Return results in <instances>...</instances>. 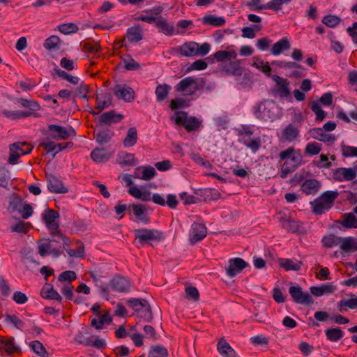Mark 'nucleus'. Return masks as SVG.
<instances>
[{
    "label": "nucleus",
    "instance_id": "obj_1",
    "mask_svg": "<svg viewBox=\"0 0 357 357\" xmlns=\"http://www.w3.org/2000/svg\"><path fill=\"white\" fill-rule=\"evenodd\" d=\"M282 161L284 162L280 170V177L284 178L301 165L303 155L301 150H296L293 146H290L281 151L279 155V162Z\"/></svg>",
    "mask_w": 357,
    "mask_h": 357
},
{
    "label": "nucleus",
    "instance_id": "obj_2",
    "mask_svg": "<svg viewBox=\"0 0 357 357\" xmlns=\"http://www.w3.org/2000/svg\"><path fill=\"white\" fill-rule=\"evenodd\" d=\"M17 102L24 108L27 109V111H13L8 109H3L2 114L7 118L12 120H17L25 119L29 116L39 117L40 115L37 113L40 109V104L34 100H28L25 98H20Z\"/></svg>",
    "mask_w": 357,
    "mask_h": 357
},
{
    "label": "nucleus",
    "instance_id": "obj_3",
    "mask_svg": "<svg viewBox=\"0 0 357 357\" xmlns=\"http://www.w3.org/2000/svg\"><path fill=\"white\" fill-rule=\"evenodd\" d=\"M337 196L338 193L337 192H324L319 198L310 202L313 213L317 215H320L325 211L330 209Z\"/></svg>",
    "mask_w": 357,
    "mask_h": 357
},
{
    "label": "nucleus",
    "instance_id": "obj_4",
    "mask_svg": "<svg viewBox=\"0 0 357 357\" xmlns=\"http://www.w3.org/2000/svg\"><path fill=\"white\" fill-rule=\"evenodd\" d=\"M42 218L46 227L50 231L51 236H57L59 238L64 234L59 228V213L57 211L47 208L42 214Z\"/></svg>",
    "mask_w": 357,
    "mask_h": 357
},
{
    "label": "nucleus",
    "instance_id": "obj_5",
    "mask_svg": "<svg viewBox=\"0 0 357 357\" xmlns=\"http://www.w3.org/2000/svg\"><path fill=\"white\" fill-rule=\"evenodd\" d=\"M33 148L27 142H17L10 144L8 162L13 165H16L20 156L30 153Z\"/></svg>",
    "mask_w": 357,
    "mask_h": 357
},
{
    "label": "nucleus",
    "instance_id": "obj_6",
    "mask_svg": "<svg viewBox=\"0 0 357 357\" xmlns=\"http://www.w3.org/2000/svg\"><path fill=\"white\" fill-rule=\"evenodd\" d=\"M174 122L178 126H183L188 132L198 130L202 123V121L195 116H188V113L184 111L177 112Z\"/></svg>",
    "mask_w": 357,
    "mask_h": 357
},
{
    "label": "nucleus",
    "instance_id": "obj_7",
    "mask_svg": "<svg viewBox=\"0 0 357 357\" xmlns=\"http://www.w3.org/2000/svg\"><path fill=\"white\" fill-rule=\"evenodd\" d=\"M138 20L145 22L149 24L154 23L155 26L158 31L166 36H172L175 33V28L173 24H169L162 17H138Z\"/></svg>",
    "mask_w": 357,
    "mask_h": 357
},
{
    "label": "nucleus",
    "instance_id": "obj_8",
    "mask_svg": "<svg viewBox=\"0 0 357 357\" xmlns=\"http://www.w3.org/2000/svg\"><path fill=\"white\" fill-rule=\"evenodd\" d=\"M135 240L142 245L151 244L153 241H160L163 238L162 233L157 229H139L135 231Z\"/></svg>",
    "mask_w": 357,
    "mask_h": 357
},
{
    "label": "nucleus",
    "instance_id": "obj_9",
    "mask_svg": "<svg viewBox=\"0 0 357 357\" xmlns=\"http://www.w3.org/2000/svg\"><path fill=\"white\" fill-rule=\"evenodd\" d=\"M274 105L267 101L260 102L254 107L253 113L256 118L263 121H273L275 117V113L273 111Z\"/></svg>",
    "mask_w": 357,
    "mask_h": 357
},
{
    "label": "nucleus",
    "instance_id": "obj_10",
    "mask_svg": "<svg viewBox=\"0 0 357 357\" xmlns=\"http://www.w3.org/2000/svg\"><path fill=\"white\" fill-rule=\"evenodd\" d=\"M176 91L185 93L186 95H192L199 89L197 79L193 77H187L181 79L175 86Z\"/></svg>",
    "mask_w": 357,
    "mask_h": 357
},
{
    "label": "nucleus",
    "instance_id": "obj_11",
    "mask_svg": "<svg viewBox=\"0 0 357 357\" xmlns=\"http://www.w3.org/2000/svg\"><path fill=\"white\" fill-rule=\"evenodd\" d=\"M289 292L293 299V301L302 304L310 305L314 301L308 292H303L300 287L291 286L289 289Z\"/></svg>",
    "mask_w": 357,
    "mask_h": 357
},
{
    "label": "nucleus",
    "instance_id": "obj_12",
    "mask_svg": "<svg viewBox=\"0 0 357 357\" xmlns=\"http://www.w3.org/2000/svg\"><path fill=\"white\" fill-rule=\"evenodd\" d=\"M132 285V283L129 278L119 275L114 276L109 283V286L113 291L119 293L130 291Z\"/></svg>",
    "mask_w": 357,
    "mask_h": 357
},
{
    "label": "nucleus",
    "instance_id": "obj_13",
    "mask_svg": "<svg viewBox=\"0 0 357 357\" xmlns=\"http://www.w3.org/2000/svg\"><path fill=\"white\" fill-rule=\"evenodd\" d=\"M38 253L41 257L52 255L54 257H59L63 252L56 248H52L50 238L40 239L37 241Z\"/></svg>",
    "mask_w": 357,
    "mask_h": 357
},
{
    "label": "nucleus",
    "instance_id": "obj_14",
    "mask_svg": "<svg viewBox=\"0 0 357 357\" xmlns=\"http://www.w3.org/2000/svg\"><path fill=\"white\" fill-rule=\"evenodd\" d=\"M299 127L294 123H289L281 131L279 139L281 142L291 143L299 136Z\"/></svg>",
    "mask_w": 357,
    "mask_h": 357
},
{
    "label": "nucleus",
    "instance_id": "obj_15",
    "mask_svg": "<svg viewBox=\"0 0 357 357\" xmlns=\"http://www.w3.org/2000/svg\"><path fill=\"white\" fill-rule=\"evenodd\" d=\"M272 79L275 82V93L280 98L289 97L291 94L289 81L276 75H273Z\"/></svg>",
    "mask_w": 357,
    "mask_h": 357
},
{
    "label": "nucleus",
    "instance_id": "obj_16",
    "mask_svg": "<svg viewBox=\"0 0 357 357\" xmlns=\"http://www.w3.org/2000/svg\"><path fill=\"white\" fill-rule=\"evenodd\" d=\"M248 266V264L243 259L239 257L233 258L229 260L225 271L229 277L233 278L240 273Z\"/></svg>",
    "mask_w": 357,
    "mask_h": 357
},
{
    "label": "nucleus",
    "instance_id": "obj_17",
    "mask_svg": "<svg viewBox=\"0 0 357 357\" xmlns=\"http://www.w3.org/2000/svg\"><path fill=\"white\" fill-rule=\"evenodd\" d=\"M207 234V229L204 224L194 222L191 227L190 241L192 244L204 239Z\"/></svg>",
    "mask_w": 357,
    "mask_h": 357
},
{
    "label": "nucleus",
    "instance_id": "obj_18",
    "mask_svg": "<svg viewBox=\"0 0 357 357\" xmlns=\"http://www.w3.org/2000/svg\"><path fill=\"white\" fill-rule=\"evenodd\" d=\"M49 131L51 136L54 139H67L71 132L73 135H75V131L70 127L69 130L64 127L51 124L48 126Z\"/></svg>",
    "mask_w": 357,
    "mask_h": 357
},
{
    "label": "nucleus",
    "instance_id": "obj_19",
    "mask_svg": "<svg viewBox=\"0 0 357 357\" xmlns=\"http://www.w3.org/2000/svg\"><path fill=\"white\" fill-rule=\"evenodd\" d=\"M114 93L119 99L126 102H132L135 99V91L125 84H116L114 88Z\"/></svg>",
    "mask_w": 357,
    "mask_h": 357
},
{
    "label": "nucleus",
    "instance_id": "obj_20",
    "mask_svg": "<svg viewBox=\"0 0 357 357\" xmlns=\"http://www.w3.org/2000/svg\"><path fill=\"white\" fill-rule=\"evenodd\" d=\"M59 238L62 240L63 242V248L68 252V255L70 257H81L83 258L84 257V245L82 243H78V245L76 249H70L69 245L70 244V239L63 234L62 236Z\"/></svg>",
    "mask_w": 357,
    "mask_h": 357
},
{
    "label": "nucleus",
    "instance_id": "obj_21",
    "mask_svg": "<svg viewBox=\"0 0 357 357\" xmlns=\"http://www.w3.org/2000/svg\"><path fill=\"white\" fill-rule=\"evenodd\" d=\"M333 176L337 181H351L356 177V173L352 168L340 167L334 170Z\"/></svg>",
    "mask_w": 357,
    "mask_h": 357
},
{
    "label": "nucleus",
    "instance_id": "obj_22",
    "mask_svg": "<svg viewBox=\"0 0 357 357\" xmlns=\"http://www.w3.org/2000/svg\"><path fill=\"white\" fill-rule=\"evenodd\" d=\"M311 136L321 142L333 144L336 140V137L333 135L327 134L321 128H315L310 131Z\"/></svg>",
    "mask_w": 357,
    "mask_h": 357
},
{
    "label": "nucleus",
    "instance_id": "obj_23",
    "mask_svg": "<svg viewBox=\"0 0 357 357\" xmlns=\"http://www.w3.org/2000/svg\"><path fill=\"white\" fill-rule=\"evenodd\" d=\"M321 188V183L316 179H307L301 185V190L307 195H315Z\"/></svg>",
    "mask_w": 357,
    "mask_h": 357
},
{
    "label": "nucleus",
    "instance_id": "obj_24",
    "mask_svg": "<svg viewBox=\"0 0 357 357\" xmlns=\"http://www.w3.org/2000/svg\"><path fill=\"white\" fill-rule=\"evenodd\" d=\"M22 197L16 194L13 193L9 198L8 205L7 210L10 213H22Z\"/></svg>",
    "mask_w": 357,
    "mask_h": 357
},
{
    "label": "nucleus",
    "instance_id": "obj_25",
    "mask_svg": "<svg viewBox=\"0 0 357 357\" xmlns=\"http://www.w3.org/2000/svg\"><path fill=\"white\" fill-rule=\"evenodd\" d=\"M48 189L54 193H66L68 189L64 186L63 182L54 176L48 178Z\"/></svg>",
    "mask_w": 357,
    "mask_h": 357
},
{
    "label": "nucleus",
    "instance_id": "obj_26",
    "mask_svg": "<svg viewBox=\"0 0 357 357\" xmlns=\"http://www.w3.org/2000/svg\"><path fill=\"white\" fill-rule=\"evenodd\" d=\"M123 115L117 114L114 110H111L101 114L100 121L107 125L117 123L123 119Z\"/></svg>",
    "mask_w": 357,
    "mask_h": 357
},
{
    "label": "nucleus",
    "instance_id": "obj_27",
    "mask_svg": "<svg viewBox=\"0 0 357 357\" xmlns=\"http://www.w3.org/2000/svg\"><path fill=\"white\" fill-rule=\"evenodd\" d=\"M40 295L43 298L49 300L57 301L59 303L62 302V298L59 294L50 284H45L41 289Z\"/></svg>",
    "mask_w": 357,
    "mask_h": 357
},
{
    "label": "nucleus",
    "instance_id": "obj_28",
    "mask_svg": "<svg viewBox=\"0 0 357 357\" xmlns=\"http://www.w3.org/2000/svg\"><path fill=\"white\" fill-rule=\"evenodd\" d=\"M217 349L219 353L224 357H237L234 349L231 348L224 338H221L219 340L217 344Z\"/></svg>",
    "mask_w": 357,
    "mask_h": 357
},
{
    "label": "nucleus",
    "instance_id": "obj_29",
    "mask_svg": "<svg viewBox=\"0 0 357 357\" xmlns=\"http://www.w3.org/2000/svg\"><path fill=\"white\" fill-rule=\"evenodd\" d=\"M197 46H198V43L196 42H186L179 47L178 51L181 55L184 56H195L197 53Z\"/></svg>",
    "mask_w": 357,
    "mask_h": 357
},
{
    "label": "nucleus",
    "instance_id": "obj_30",
    "mask_svg": "<svg viewBox=\"0 0 357 357\" xmlns=\"http://www.w3.org/2000/svg\"><path fill=\"white\" fill-rule=\"evenodd\" d=\"M126 36L131 43H137L143 38L142 28L140 25H135L128 29Z\"/></svg>",
    "mask_w": 357,
    "mask_h": 357
},
{
    "label": "nucleus",
    "instance_id": "obj_31",
    "mask_svg": "<svg viewBox=\"0 0 357 357\" xmlns=\"http://www.w3.org/2000/svg\"><path fill=\"white\" fill-rule=\"evenodd\" d=\"M291 48V43L286 37H283L277 43L273 44L271 49V53L273 55H279L283 51L289 50Z\"/></svg>",
    "mask_w": 357,
    "mask_h": 357
},
{
    "label": "nucleus",
    "instance_id": "obj_32",
    "mask_svg": "<svg viewBox=\"0 0 357 357\" xmlns=\"http://www.w3.org/2000/svg\"><path fill=\"white\" fill-rule=\"evenodd\" d=\"M340 247L345 252H356L357 251V238L351 236L342 238Z\"/></svg>",
    "mask_w": 357,
    "mask_h": 357
},
{
    "label": "nucleus",
    "instance_id": "obj_33",
    "mask_svg": "<svg viewBox=\"0 0 357 357\" xmlns=\"http://www.w3.org/2000/svg\"><path fill=\"white\" fill-rule=\"evenodd\" d=\"M138 140V133L137 128L131 127L128 128L126 135L123 140V144L125 147H132L135 146Z\"/></svg>",
    "mask_w": 357,
    "mask_h": 357
},
{
    "label": "nucleus",
    "instance_id": "obj_34",
    "mask_svg": "<svg viewBox=\"0 0 357 357\" xmlns=\"http://www.w3.org/2000/svg\"><path fill=\"white\" fill-rule=\"evenodd\" d=\"M223 70L228 74L237 76L241 75L243 72L239 60L231 61L228 63H225Z\"/></svg>",
    "mask_w": 357,
    "mask_h": 357
},
{
    "label": "nucleus",
    "instance_id": "obj_35",
    "mask_svg": "<svg viewBox=\"0 0 357 357\" xmlns=\"http://www.w3.org/2000/svg\"><path fill=\"white\" fill-rule=\"evenodd\" d=\"M336 288L331 284H324L320 287H310V292L315 296H321L324 294H332Z\"/></svg>",
    "mask_w": 357,
    "mask_h": 357
},
{
    "label": "nucleus",
    "instance_id": "obj_36",
    "mask_svg": "<svg viewBox=\"0 0 357 357\" xmlns=\"http://www.w3.org/2000/svg\"><path fill=\"white\" fill-rule=\"evenodd\" d=\"M112 98L109 93H103L96 96V105L95 109L102 111L112 105Z\"/></svg>",
    "mask_w": 357,
    "mask_h": 357
},
{
    "label": "nucleus",
    "instance_id": "obj_37",
    "mask_svg": "<svg viewBox=\"0 0 357 357\" xmlns=\"http://www.w3.org/2000/svg\"><path fill=\"white\" fill-rule=\"evenodd\" d=\"M0 342H1V344L3 345L5 351L8 354H17V353L21 352L20 348L18 346L15 344L13 337H1Z\"/></svg>",
    "mask_w": 357,
    "mask_h": 357
},
{
    "label": "nucleus",
    "instance_id": "obj_38",
    "mask_svg": "<svg viewBox=\"0 0 357 357\" xmlns=\"http://www.w3.org/2000/svg\"><path fill=\"white\" fill-rule=\"evenodd\" d=\"M91 158L96 162H103L108 160L111 155L104 148H96L91 153Z\"/></svg>",
    "mask_w": 357,
    "mask_h": 357
},
{
    "label": "nucleus",
    "instance_id": "obj_39",
    "mask_svg": "<svg viewBox=\"0 0 357 357\" xmlns=\"http://www.w3.org/2000/svg\"><path fill=\"white\" fill-rule=\"evenodd\" d=\"M129 208H132L133 214L138 218V220L144 223H148L149 222V218L146 213V208L142 204H133L129 206Z\"/></svg>",
    "mask_w": 357,
    "mask_h": 357
},
{
    "label": "nucleus",
    "instance_id": "obj_40",
    "mask_svg": "<svg viewBox=\"0 0 357 357\" xmlns=\"http://www.w3.org/2000/svg\"><path fill=\"white\" fill-rule=\"evenodd\" d=\"M241 142L254 153H256L261 146V139L259 137H252V135L243 137Z\"/></svg>",
    "mask_w": 357,
    "mask_h": 357
},
{
    "label": "nucleus",
    "instance_id": "obj_41",
    "mask_svg": "<svg viewBox=\"0 0 357 357\" xmlns=\"http://www.w3.org/2000/svg\"><path fill=\"white\" fill-rule=\"evenodd\" d=\"M98 319L94 318L91 321V326L94 327L96 330L102 329L105 324H109L112 321V317L108 313L98 315Z\"/></svg>",
    "mask_w": 357,
    "mask_h": 357
},
{
    "label": "nucleus",
    "instance_id": "obj_42",
    "mask_svg": "<svg viewBox=\"0 0 357 357\" xmlns=\"http://www.w3.org/2000/svg\"><path fill=\"white\" fill-rule=\"evenodd\" d=\"M128 305L135 312H140L145 307H149V303L146 299L131 298L128 302Z\"/></svg>",
    "mask_w": 357,
    "mask_h": 357
},
{
    "label": "nucleus",
    "instance_id": "obj_43",
    "mask_svg": "<svg viewBox=\"0 0 357 357\" xmlns=\"http://www.w3.org/2000/svg\"><path fill=\"white\" fill-rule=\"evenodd\" d=\"M341 225L344 228L357 229V218L352 213H346L342 215Z\"/></svg>",
    "mask_w": 357,
    "mask_h": 357
},
{
    "label": "nucleus",
    "instance_id": "obj_44",
    "mask_svg": "<svg viewBox=\"0 0 357 357\" xmlns=\"http://www.w3.org/2000/svg\"><path fill=\"white\" fill-rule=\"evenodd\" d=\"M280 266L286 271H299L301 268L302 262H294L290 259H280L279 260Z\"/></svg>",
    "mask_w": 357,
    "mask_h": 357
},
{
    "label": "nucleus",
    "instance_id": "obj_45",
    "mask_svg": "<svg viewBox=\"0 0 357 357\" xmlns=\"http://www.w3.org/2000/svg\"><path fill=\"white\" fill-rule=\"evenodd\" d=\"M342 238L335 234H329L323 237L321 243L325 248H331L340 245Z\"/></svg>",
    "mask_w": 357,
    "mask_h": 357
},
{
    "label": "nucleus",
    "instance_id": "obj_46",
    "mask_svg": "<svg viewBox=\"0 0 357 357\" xmlns=\"http://www.w3.org/2000/svg\"><path fill=\"white\" fill-rule=\"evenodd\" d=\"M204 24L211 25L213 26H222L225 23V20L222 17H215L214 15H206L202 18Z\"/></svg>",
    "mask_w": 357,
    "mask_h": 357
},
{
    "label": "nucleus",
    "instance_id": "obj_47",
    "mask_svg": "<svg viewBox=\"0 0 357 357\" xmlns=\"http://www.w3.org/2000/svg\"><path fill=\"white\" fill-rule=\"evenodd\" d=\"M328 340L331 342H337L342 338L344 332L339 328H328L325 331Z\"/></svg>",
    "mask_w": 357,
    "mask_h": 357
},
{
    "label": "nucleus",
    "instance_id": "obj_48",
    "mask_svg": "<svg viewBox=\"0 0 357 357\" xmlns=\"http://www.w3.org/2000/svg\"><path fill=\"white\" fill-rule=\"evenodd\" d=\"M117 162L124 166H134L135 165V155L126 152L121 153L117 158Z\"/></svg>",
    "mask_w": 357,
    "mask_h": 357
},
{
    "label": "nucleus",
    "instance_id": "obj_49",
    "mask_svg": "<svg viewBox=\"0 0 357 357\" xmlns=\"http://www.w3.org/2000/svg\"><path fill=\"white\" fill-rule=\"evenodd\" d=\"M237 54L235 50L231 51H225V50H219L216 52L215 54L211 55L215 58L218 61H223L224 60L228 59H236Z\"/></svg>",
    "mask_w": 357,
    "mask_h": 357
},
{
    "label": "nucleus",
    "instance_id": "obj_50",
    "mask_svg": "<svg viewBox=\"0 0 357 357\" xmlns=\"http://www.w3.org/2000/svg\"><path fill=\"white\" fill-rule=\"evenodd\" d=\"M31 350L40 357H48L49 354L43 344L38 340L31 341L29 343Z\"/></svg>",
    "mask_w": 357,
    "mask_h": 357
},
{
    "label": "nucleus",
    "instance_id": "obj_51",
    "mask_svg": "<svg viewBox=\"0 0 357 357\" xmlns=\"http://www.w3.org/2000/svg\"><path fill=\"white\" fill-rule=\"evenodd\" d=\"M171 87L166 84H159L155 89V95L157 100L159 102L163 101L169 93Z\"/></svg>",
    "mask_w": 357,
    "mask_h": 357
},
{
    "label": "nucleus",
    "instance_id": "obj_52",
    "mask_svg": "<svg viewBox=\"0 0 357 357\" xmlns=\"http://www.w3.org/2000/svg\"><path fill=\"white\" fill-rule=\"evenodd\" d=\"M149 357H168V351L162 345H155L150 349Z\"/></svg>",
    "mask_w": 357,
    "mask_h": 357
},
{
    "label": "nucleus",
    "instance_id": "obj_53",
    "mask_svg": "<svg viewBox=\"0 0 357 357\" xmlns=\"http://www.w3.org/2000/svg\"><path fill=\"white\" fill-rule=\"evenodd\" d=\"M337 306L340 312L346 311L347 308L351 309L357 308V297L349 299H342L338 302Z\"/></svg>",
    "mask_w": 357,
    "mask_h": 357
},
{
    "label": "nucleus",
    "instance_id": "obj_54",
    "mask_svg": "<svg viewBox=\"0 0 357 357\" xmlns=\"http://www.w3.org/2000/svg\"><path fill=\"white\" fill-rule=\"evenodd\" d=\"M94 137L98 144H102L108 142L110 140L112 135L107 130H95Z\"/></svg>",
    "mask_w": 357,
    "mask_h": 357
},
{
    "label": "nucleus",
    "instance_id": "obj_55",
    "mask_svg": "<svg viewBox=\"0 0 357 357\" xmlns=\"http://www.w3.org/2000/svg\"><path fill=\"white\" fill-rule=\"evenodd\" d=\"M31 225L30 222H25L22 220H20L15 225L12 227L11 231L13 232L26 234L29 229L31 228Z\"/></svg>",
    "mask_w": 357,
    "mask_h": 357
},
{
    "label": "nucleus",
    "instance_id": "obj_56",
    "mask_svg": "<svg viewBox=\"0 0 357 357\" xmlns=\"http://www.w3.org/2000/svg\"><path fill=\"white\" fill-rule=\"evenodd\" d=\"M291 0H271L266 4V9L278 11L283 4H288Z\"/></svg>",
    "mask_w": 357,
    "mask_h": 357
},
{
    "label": "nucleus",
    "instance_id": "obj_57",
    "mask_svg": "<svg viewBox=\"0 0 357 357\" xmlns=\"http://www.w3.org/2000/svg\"><path fill=\"white\" fill-rule=\"evenodd\" d=\"M74 287L70 283L65 284L61 289L62 294L69 301H74L75 303H79V302L74 299L73 294Z\"/></svg>",
    "mask_w": 357,
    "mask_h": 357
},
{
    "label": "nucleus",
    "instance_id": "obj_58",
    "mask_svg": "<svg viewBox=\"0 0 357 357\" xmlns=\"http://www.w3.org/2000/svg\"><path fill=\"white\" fill-rule=\"evenodd\" d=\"M252 66L263 72L266 75L271 76V68L268 62L260 60L257 62H254Z\"/></svg>",
    "mask_w": 357,
    "mask_h": 357
},
{
    "label": "nucleus",
    "instance_id": "obj_59",
    "mask_svg": "<svg viewBox=\"0 0 357 357\" xmlns=\"http://www.w3.org/2000/svg\"><path fill=\"white\" fill-rule=\"evenodd\" d=\"M322 22L328 27H335L340 22V18L335 15H328L324 17Z\"/></svg>",
    "mask_w": 357,
    "mask_h": 357
},
{
    "label": "nucleus",
    "instance_id": "obj_60",
    "mask_svg": "<svg viewBox=\"0 0 357 357\" xmlns=\"http://www.w3.org/2000/svg\"><path fill=\"white\" fill-rule=\"evenodd\" d=\"M311 109L316 114V119L318 121H321L326 117V112L321 109L319 103L314 102L311 104Z\"/></svg>",
    "mask_w": 357,
    "mask_h": 357
},
{
    "label": "nucleus",
    "instance_id": "obj_61",
    "mask_svg": "<svg viewBox=\"0 0 357 357\" xmlns=\"http://www.w3.org/2000/svg\"><path fill=\"white\" fill-rule=\"evenodd\" d=\"M321 149V145L317 142L308 143L305 149V152L309 155H314L318 154Z\"/></svg>",
    "mask_w": 357,
    "mask_h": 357
},
{
    "label": "nucleus",
    "instance_id": "obj_62",
    "mask_svg": "<svg viewBox=\"0 0 357 357\" xmlns=\"http://www.w3.org/2000/svg\"><path fill=\"white\" fill-rule=\"evenodd\" d=\"M60 43V38L56 36H52L47 38L44 43V47L47 50H52L56 47Z\"/></svg>",
    "mask_w": 357,
    "mask_h": 357
},
{
    "label": "nucleus",
    "instance_id": "obj_63",
    "mask_svg": "<svg viewBox=\"0 0 357 357\" xmlns=\"http://www.w3.org/2000/svg\"><path fill=\"white\" fill-rule=\"evenodd\" d=\"M77 278L76 273L73 271H66L62 272L58 278L59 281L65 282L68 281L70 283L73 280H75Z\"/></svg>",
    "mask_w": 357,
    "mask_h": 357
},
{
    "label": "nucleus",
    "instance_id": "obj_64",
    "mask_svg": "<svg viewBox=\"0 0 357 357\" xmlns=\"http://www.w3.org/2000/svg\"><path fill=\"white\" fill-rule=\"evenodd\" d=\"M59 30L62 33L69 34L77 32L78 27L73 23L63 24L59 26Z\"/></svg>",
    "mask_w": 357,
    "mask_h": 357
}]
</instances>
